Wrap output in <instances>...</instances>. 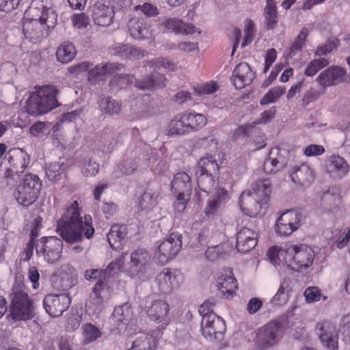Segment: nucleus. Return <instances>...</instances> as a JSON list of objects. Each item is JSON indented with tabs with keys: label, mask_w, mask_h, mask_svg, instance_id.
I'll use <instances>...</instances> for the list:
<instances>
[{
	"label": "nucleus",
	"mask_w": 350,
	"mask_h": 350,
	"mask_svg": "<svg viewBox=\"0 0 350 350\" xmlns=\"http://www.w3.org/2000/svg\"><path fill=\"white\" fill-rule=\"evenodd\" d=\"M77 51L75 45L69 42H64L59 45L56 52L57 59L63 63L70 62L76 55Z\"/></svg>",
	"instance_id": "obj_35"
},
{
	"label": "nucleus",
	"mask_w": 350,
	"mask_h": 350,
	"mask_svg": "<svg viewBox=\"0 0 350 350\" xmlns=\"http://www.w3.org/2000/svg\"><path fill=\"white\" fill-rule=\"evenodd\" d=\"M217 287L221 294L226 298H230L235 293L238 284L232 275L230 269H224L217 279Z\"/></svg>",
	"instance_id": "obj_24"
},
{
	"label": "nucleus",
	"mask_w": 350,
	"mask_h": 350,
	"mask_svg": "<svg viewBox=\"0 0 350 350\" xmlns=\"http://www.w3.org/2000/svg\"><path fill=\"white\" fill-rule=\"evenodd\" d=\"M133 76L129 74H120L114 75L109 81L111 87L124 88L132 82Z\"/></svg>",
	"instance_id": "obj_51"
},
{
	"label": "nucleus",
	"mask_w": 350,
	"mask_h": 350,
	"mask_svg": "<svg viewBox=\"0 0 350 350\" xmlns=\"http://www.w3.org/2000/svg\"><path fill=\"white\" fill-rule=\"evenodd\" d=\"M329 64V61L325 58H319L312 60L307 65L304 70V75L308 77L315 75L318 71Z\"/></svg>",
	"instance_id": "obj_48"
},
{
	"label": "nucleus",
	"mask_w": 350,
	"mask_h": 350,
	"mask_svg": "<svg viewBox=\"0 0 350 350\" xmlns=\"http://www.w3.org/2000/svg\"><path fill=\"white\" fill-rule=\"evenodd\" d=\"M159 193L151 189H147L144 191L142 198L139 202L140 208L142 210H151L157 204Z\"/></svg>",
	"instance_id": "obj_44"
},
{
	"label": "nucleus",
	"mask_w": 350,
	"mask_h": 350,
	"mask_svg": "<svg viewBox=\"0 0 350 350\" xmlns=\"http://www.w3.org/2000/svg\"><path fill=\"white\" fill-rule=\"evenodd\" d=\"M228 195L224 188H218L213 195L210 196L204 208V214L208 218H214L219 215L226 202Z\"/></svg>",
	"instance_id": "obj_19"
},
{
	"label": "nucleus",
	"mask_w": 350,
	"mask_h": 350,
	"mask_svg": "<svg viewBox=\"0 0 350 350\" xmlns=\"http://www.w3.org/2000/svg\"><path fill=\"white\" fill-rule=\"evenodd\" d=\"M165 77L157 72H152L149 76H146L135 82V86L141 90H152L154 88H163L165 86Z\"/></svg>",
	"instance_id": "obj_29"
},
{
	"label": "nucleus",
	"mask_w": 350,
	"mask_h": 350,
	"mask_svg": "<svg viewBox=\"0 0 350 350\" xmlns=\"http://www.w3.org/2000/svg\"><path fill=\"white\" fill-rule=\"evenodd\" d=\"M304 295L306 301L308 304L319 301L322 296L321 290L317 286L308 287Z\"/></svg>",
	"instance_id": "obj_56"
},
{
	"label": "nucleus",
	"mask_w": 350,
	"mask_h": 350,
	"mask_svg": "<svg viewBox=\"0 0 350 350\" xmlns=\"http://www.w3.org/2000/svg\"><path fill=\"white\" fill-rule=\"evenodd\" d=\"M257 233L247 227H242L237 232L236 248L241 253H247L256 245Z\"/></svg>",
	"instance_id": "obj_18"
},
{
	"label": "nucleus",
	"mask_w": 350,
	"mask_h": 350,
	"mask_svg": "<svg viewBox=\"0 0 350 350\" xmlns=\"http://www.w3.org/2000/svg\"><path fill=\"white\" fill-rule=\"evenodd\" d=\"M160 29L163 31L174 32L176 34H192L196 27L191 23H185L176 18H163L159 23Z\"/></svg>",
	"instance_id": "obj_21"
},
{
	"label": "nucleus",
	"mask_w": 350,
	"mask_h": 350,
	"mask_svg": "<svg viewBox=\"0 0 350 350\" xmlns=\"http://www.w3.org/2000/svg\"><path fill=\"white\" fill-rule=\"evenodd\" d=\"M255 78V73L246 62L239 63L236 66L231 77V81L236 89H242L250 85Z\"/></svg>",
	"instance_id": "obj_20"
},
{
	"label": "nucleus",
	"mask_w": 350,
	"mask_h": 350,
	"mask_svg": "<svg viewBox=\"0 0 350 350\" xmlns=\"http://www.w3.org/2000/svg\"><path fill=\"white\" fill-rule=\"evenodd\" d=\"M57 232L68 243H79L84 238L90 239L94 233L92 217L81 216L79 204L74 201L57 221Z\"/></svg>",
	"instance_id": "obj_1"
},
{
	"label": "nucleus",
	"mask_w": 350,
	"mask_h": 350,
	"mask_svg": "<svg viewBox=\"0 0 350 350\" xmlns=\"http://www.w3.org/2000/svg\"><path fill=\"white\" fill-rule=\"evenodd\" d=\"M83 342L89 344L94 342L102 335L100 330L92 323H85L81 327Z\"/></svg>",
	"instance_id": "obj_40"
},
{
	"label": "nucleus",
	"mask_w": 350,
	"mask_h": 350,
	"mask_svg": "<svg viewBox=\"0 0 350 350\" xmlns=\"http://www.w3.org/2000/svg\"><path fill=\"white\" fill-rule=\"evenodd\" d=\"M183 114L189 132L198 130L206 124V118L201 113L189 112Z\"/></svg>",
	"instance_id": "obj_37"
},
{
	"label": "nucleus",
	"mask_w": 350,
	"mask_h": 350,
	"mask_svg": "<svg viewBox=\"0 0 350 350\" xmlns=\"http://www.w3.org/2000/svg\"><path fill=\"white\" fill-rule=\"evenodd\" d=\"M39 99L34 92L30 94L26 102V110L29 114L36 116L46 113V107Z\"/></svg>",
	"instance_id": "obj_38"
},
{
	"label": "nucleus",
	"mask_w": 350,
	"mask_h": 350,
	"mask_svg": "<svg viewBox=\"0 0 350 350\" xmlns=\"http://www.w3.org/2000/svg\"><path fill=\"white\" fill-rule=\"evenodd\" d=\"M321 95V92L314 88H310L303 95L301 100V105L306 107L310 103H314L318 100Z\"/></svg>",
	"instance_id": "obj_54"
},
{
	"label": "nucleus",
	"mask_w": 350,
	"mask_h": 350,
	"mask_svg": "<svg viewBox=\"0 0 350 350\" xmlns=\"http://www.w3.org/2000/svg\"><path fill=\"white\" fill-rule=\"evenodd\" d=\"M196 146L207 151L206 156L211 155V153H215L218 151V142L213 135L199 139L196 143Z\"/></svg>",
	"instance_id": "obj_43"
},
{
	"label": "nucleus",
	"mask_w": 350,
	"mask_h": 350,
	"mask_svg": "<svg viewBox=\"0 0 350 350\" xmlns=\"http://www.w3.org/2000/svg\"><path fill=\"white\" fill-rule=\"evenodd\" d=\"M78 283V273L70 264L62 265L53 273L52 285L59 291H66Z\"/></svg>",
	"instance_id": "obj_9"
},
{
	"label": "nucleus",
	"mask_w": 350,
	"mask_h": 350,
	"mask_svg": "<svg viewBox=\"0 0 350 350\" xmlns=\"http://www.w3.org/2000/svg\"><path fill=\"white\" fill-rule=\"evenodd\" d=\"M127 25L130 34L134 39L144 40L152 36L150 26L144 18H132Z\"/></svg>",
	"instance_id": "obj_26"
},
{
	"label": "nucleus",
	"mask_w": 350,
	"mask_h": 350,
	"mask_svg": "<svg viewBox=\"0 0 350 350\" xmlns=\"http://www.w3.org/2000/svg\"><path fill=\"white\" fill-rule=\"evenodd\" d=\"M10 316L16 321H26L34 317L36 310V304L28 295L25 285L15 283L10 295Z\"/></svg>",
	"instance_id": "obj_4"
},
{
	"label": "nucleus",
	"mask_w": 350,
	"mask_h": 350,
	"mask_svg": "<svg viewBox=\"0 0 350 350\" xmlns=\"http://www.w3.org/2000/svg\"><path fill=\"white\" fill-rule=\"evenodd\" d=\"M271 190L269 180L264 178L252 183L250 189L243 191L239 204L246 215L258 217L264 214L262 211L267 203Z\"/></svg>",
	"instance_id": "obj_3"
},
{
	"label": "nucleus",
	"mask_w": 350,
	"mask_h": 350,
	"mask_svg": "<svg viewBox=\"0 0 350 350\" xmlns=\"http://www.w3.org/2000/svg\"><path fill=\"white\" fill-rule=\"evenodd\" d=\"M316 331L321 344L327 350H338V336L336 327L329 321H321L316 325Z\"/></svg>",
	"instance_id": "obj_13"
},
{
	"label": "nucleus",
	"mask_w": 350,
	"mask_h": 350,
	"mask_svg": "<svg viewBox=\"0 0 350 350\" xmlns=\"http://www.w3.org/2000/svg\"><path fill=\"white\" fill-rule=\"evenodd\" d=\"M72 23L77 28L86 27L89 25V18L85 13L75 14L72 17Z\"/></svg>",
	"instance_id": "obj_63"
},
{
	"label": "nucleus",
	"mask_w": 350,
	"mask_h": 350,
	"mask_svg": "<svg viewBox=\"0 0 350 350\" xmlns=\"http://www.w3.org/2000/svg\"><path fill=\"white\" fill-rule=\"evenodd\" d=\"M122 258H118L114 262H111L105 269H103L105 272V275L106 279L113 276L118 272L122 265Z\"/></svg>",
	"instance_id": "obj_61"
},
{
	"label": "nucleus",
	"mask_w": 350,
	"mask_h": 350,
	"mask_svg": "<svg viewBox=\"0 0 350 350\" xmlns=\"http://www.w3.org/2000/svg\"><path fill=\"white\" fill-rule=\"evenodd\" d=\"M136 10H141L146 16H155L159 14L157 8L149 3H145L143 5H138L135 6Z\"/></svg>",
	"instance_id": "obj_59"
},
{
	"label": "nucleus",
	"mask_w": 350,
	"mask_h": 350,
	"mask_svg": "<svg viewBox=\"0 0 350 350\" xmlns=\"http://www.w3.org/2000/svg\"><path fill=\"white\" fill-rule=\"evenodd\" d=\"M263 16L265 26L267 30L275 29L278 24L277 2L275 0H267L264 8Z\"/></svg>",
	"instance_id": "obj_30"
},
{
	"label": "nucleus",
	"mask_w": 350,
	"mask_h": 350,
	"mask_svg": "<svg viewBox=\"0 0 350 350\" xmlns=\"http://www.w3.org/2000/svg\"><path fill=\"white\" fill-rule=\"evenodd\" d=\"M267 256L275 267L283 265L295 271L304 272L312 266L314 252L306 245H293L286 250L273 247L268 250Z\"/></svg>",
	"instance_id": "obj_2"
},
{
	"label": "nucleus",
	"mask_w": 350,
	"mask_h": 350,
	"mask_svg": "<svg viewBox=\"0 0 350 350\" xmlns=\"http://www.w3.org/2000/svg\"><path fill=\"white\" fill-rule=\"evenodd\" d=\"M109 297L108 287L103 282H96L90 296L89 309L94 314H99L105 308Z\"/></svg>",
	"instance_id": "obj_17"
},
{
	"label": "nucleus",
	"mask_w": 350,
	"mask_h": 350,
	"mask_svg": "<svg viewBox=\"0 0 350 350\" xmlns=\"http://www.w3.org/2000/svg\"><path fill=\"white\" fill-rule=\"evenodd\" d=\"M292 291L291 282L288 280L284 279L280 283V287L271 299V303L275 306H282L287 303L289 298V294Z\"/></svg>",
	"instance_id": "obj_36"
},
{
	"label": "nucleus",
	"mask_w": 350,
	"mask_h": 350,
	"mask_svg": "<svg viewBox=\"0 0 350 350\" xmlns=\"http://www.w3.org/2000/svg\"><path fill=\"white\" fill-rule=\"evenodd\" d=\"M122 65L117 62H109L103 66L97 65L88 71V79L91 84H96L103 80L107 75H111L121 70Z\"/></svg>",
	"instance_id": "obj_27"
},
{
	"label": "nucleus",
	"mask_w": 350,
	"mask_h": 350,
	"mask_svg": "<svg viewBox=\"0 0 350 350\" xmlns=\"http://www.w3.org/2000/svg\"><path fill=\"white\" fill-rule=\"evenodd\" d=\"M36 253L49 264L59 260L63 249L62 241L55 237L42 238L36 244Z\"/></svg>",
	"instance_id": "obj_8"
},
{
	"label": "nucleus",
	"mask_w": 350,
	"mask_h": 350,
	"mask_svg": "<svg viewBox=\"0 0 350 350\" xmlns=\"http://www.w3.org/2000/svg\"><path fill=\"white\" fill-rule=\"evenodd\" d=\"M182 248V237L178 233H172L158 247L154 258L161 265L166 264L172 259Z\"/></svg>",
	"instance_id": "obj_10"
},
{
	"label": "nucleus",
	"mask_w": 350,
	"mask_h": 350,
	"mask_svg": "<svg viewBox=\"0 0 350 350\" xmlns=\"http://www.w3.org/2000/svg\"><path fill=\"white\" fill-rule=\"evenodd\" d=\"M57 14L53 8L43 7L39 18L40 25H45L48 29H53L57 23Z\"/></svg>",
	"instance_id": "obj_41"
},
{
	"label": "nucleus",
	"mask_w": 350,
	"mask_h": 350,
	"mask_svg": "<svg viewBox=\"0 0 350 350\" xmlns=\"http://www.w3.org/2000/svg\"><path fill=\"white\" fill-rule=\"evenodd\" d=\"M189 133L183 114L177 115L171 120L167 127V134L170 135H184Z\"/></svg>",
	"instance_id": "obj_39"
},
{
	"label": "nucleus",
	"mask_w": 350,
	"mask_h": 350,
	"mask_svg": "<svg viewBox=\"0 0 350 350\" xmlns=\"http://www.w3.org/2000/svg\"><path fill=\"white\" fill-rule=\"evenodd\" d=\"M132 316V310L128 304H124L114 308L112 320L117 323H126Z\"/></svg>",
	"instance_id": "obj_42"
},
{
	"label": "nucleus",
	"mask_w": 350,
	"mask_h": 350,
	"mask_svg": "<svg viewBox=\"0 0 350 350\" xmlns=\"http://www.w3.org/2000/svg\"><path fill=\"white\" fill-rule=\"evenodd\" d=\"M190 199V193L179 192L176 196V200L174 202V209L178 212L182 213L186 208L187 205Z\"/></svg>",
	"instance_id": "obj_55"
},
{
	"label": "nucleus",
	"mask_w": 350,
	"mask_h": 350,
	"mask_svg": "<svg viewBox=\"0 0 350 350\" xmlns=\"http://www.w3.org/2000/svg\"><path fill=\"white\" fill-rule=\"evenodd\" d=\"M324 152L325 148L323 146L310 144L305 148L304 153L307 157H311L321 155L323 154Z\"/></svg>",
	"instance_id": "obj_62"
},
{
	"label": "nucleus",
	"mask_w": 350,
	"mask_h": 350,
	"mask_svg": "<svg viewBox=\"0 0 350 350\" xmlns=\"http://www.w3.org/2000/svg\"><path fill=\"white\" fill-rule=\"evenodd\" d=\"M340 45V40L335 37L329 38L323 46H318L315 53V56L326 55L334 49H336Z\"/></svg>",
	"instance_id": "obj_50"
},
{
	"label": "nucleus",
	"mask_w": 350,
	"mask_h": 350,
	"mask_svg": "<svg viewBox=\"0 0 350 350\" xmlns=\"http://www.w3.org/2000/svg\"><path fill=\"white\" fill-rule=\"evenodd\" d=\"M280 323L270 322L258 330L257 340L260 346L268 348L275 345L282 335Z\"/></svg>",
	"instance_id": "obj_15"
},
{
	"label": "nucleus",
	"mask_w": 350,
	"mask_h": 350,
	"mask_svg": "<svg viewBox=\"0 0 350 350\" xmlns=\"http://www.w3.org/2000/svg\"><path fill=\"white\" fill-rule=\"evenodd\" d=\"M286 165L284 158L279 155V150L272 149L269 152V158L264 162L263 170L267 174H274L285 167Z\"/></svg>",
	"instance_id": "obj_28"
},
{
	"label": "nucleus",
	"mask_w": 350,
	"mask_h": 350,
	"mask_svg": "<svg viewBox=\"0 0 350 350\" xmlns=\"http://www.w3.org/2000/svg\"><path fill=\"white\" fill-rule=\"evenodd\" d=\"M35 89L36 90L34 92L35 94L40 98L39 100L43 105L46 107V113L59 105L57 98V95L59 92L55 86L47 85L42 87H35Z\"/></svg>",
	"instance_id": "obj_22"
},
{
	"label": "nucleus",
	"mask_w": 350,
	"mask_h": 350,
	"mask_svg": "<svg viewBox=\"0 0 350 350\" xmlns=\"http://www.w3.org/2000/svg\"><path fill=\"white\" fill-rule=\"evenodd\" d=\"M172 189L180 193H191V184L190 176H174L172 181Z\"/></svg>",
	"instance_id": "obj_45"
},
{
	"label": "nucleus",
	"mask_w": 350,
	"mask_h": 350,
	"mask_svg": "<svg viewBox=\"0 0 350 350\" xmlns=\"http://www.w3.org/2000/svg\"><path fill=\"white\" fill-rule=\"evenodd\" d=\"M151 255L145 250L138 249L130 255V262L125 269L126 274L136 281H145L150 278Z\"/></svg>",
	"instance_id": "obj_6"
},
{
	"label": "nucleus",
	"mask_w": 350,
	"mask_h": 350,
	"mask_svg": "<svg viewBox=\"0 0 350 350\" xmlns=\"http://www.w3.org/2000/svg\"><path fill=\"white\" fill-rule=\"evenodd\" d=\"M184 281L183 274L178 270L165 268L156 278V282L161 292L169 293L178 288Z\"/></svg>",
	"instance_id": "obj_12"
},
{
	"label": "nucleus",
	"mask_w": 350,
	"mask_h": 350,
	"mask_svg": "<svg viewBox=\"0 0 350 350\" xmlns=\"http://www.w3.org/2000/svg\"><path fill=\"white\" fill-rule=\"evenodd\" d=\"M100 110L107 115L114 116L121 111V104L111 96H102L98 101Z\"/></svg>",
	"instance_id": "obj_34"
},
{
	"label": "nucleus",
	"mask_w": 350,
	"mask_h": 350,
	"mask_svg": "<svg viewBox=\"0 0 350 350\" xmlns=\"http://www.w3.org/2000/svg\"><path fill=\"white\" fill-rule=\"evenodd\" d=\"M113 55L122 59H139L145 55V51H141L129 44H122L112 49Z\"/></svg>",
	"instance_id": "obj_32"
},
{
	"label": "nucleus",
	"mask_w": 350,
	"mask_h": 350,
	"mask_svg": "<svg viewBox=\"0 0 350 350\" xmlns=\"http://www.w3.org/2000/svg\"><path fill=\"white\" fill-rule=\"evenodd\" d=\"M340 330L342 340L350 344V313L342 317L340 324Z\"/></svg>",
	"instance_id": "obj_52"
},
{
	"label": "nucleus",
	"mask_w": 350,
	"mask_h": 350,
	"mask_svg": "<svg viewBox=\"0 0 350 350\" xmlns=\"http://www.w3.org/2000/svg\"><path fill=\"white\" fill-rule=\"evenodd\" d=\"M218 89V86L215 81L206 83L196 88L195 92L198 95L210 94L215 92Z\"/></svg>",
	"instance_id": "obj_58"
},
{
	"label": "nucleus",
	"mask_w": 350,
	"mask_h": 350,
	"mask_svg": "<svg viewBox=\"0 0 350 350\" xmlns=\"http://www.w3.org/2000/svg\"><path fill=\"white\" fill-rule=\"evenodd\" d=\"M150 340V337L143 334L133 341L132 347L128 350H149Z\"/></svg>",
	"instance_id": "obj_53"
},
{
	"label": "nucleus",
	"mask_w": 350,
	"mask_h": 350,
	"mask_svg": "<svg viewBox=\"0 0 350 350\" xmlns=\"http://www.w3.org/2000/svg\"><path fill=\"white\" fill-rule=\"evenodd\" d=\"M103 269H90L85 272V278L88 280H100L99 282H103V280H106Z\"/></svg>",
	"instance_id": "obj_60"
},
{
	"label": "nucleus",
	"mask_w": 350,
	"mask_h": 350,
	"mask_svg": "<svg viewBox=\"0 0 350 350\" xmlns=\"http://www.w3.org/2000/svg\"><path fill=\"white\" fill-rule=\"evenodd\" d=\"M329 172L345 175L350 172V166L347 162L340 156L332 155L326 163Z\"/></svg>",
	"instance_id": "obj_33"
},
{
	"label": "nucleus",
	"mask_w": 350,
	"mask_h": 350,
	"mask_svg": "<svg viewBox=\"0 0 350 350\" xmlns=\"http://www.w3.org/2000/svg\"><path fill=\"white\" fill-rule=\"evenodd\" d=\"M218 171V164L212 155L200 158L196 166V175H213Z\"/></svg>",
	"instance_id": "obj_31"
},
{
	"label": "nucleus",
	"mask_w": 350,
	"mask_h": 350,
	"mask_svg": "<svg viewBox=\"0 0 350 350\" xmlns=\"http://www.w3.org/2000/svg\"><path fill=\"white\" fill-rule=\"evenodd\" d=\"M342 198V191L338 187H332L326 191L322 199L325 201L329 202L332 205H338Z\"/></svg>",
	"instance_id": "obj_49"
},
{
	"label": "nucleus",
	"mask_w": 350,
	"mask_h": 350,
	"mask_svg": "<svg viewBox=\"0 0 350 350\" xmlns=\"http://www.w3.org/2000/svg\"><path fill=\"white\" fill-rule=\"evenodd\" d=\"M346 71L338 66H330L322 72L316 79L320 85L325 90L327 86L341 83Z\"/></svg>",
	"instance_id": "obj_23"
},
{
	"label": "nucleus",
	"mask_w": 350,
	"mask_h": 350,
	"mask_svg": "<svg viewBox=\"0 0 350 350\" xmlns=\"http://www.w3.org/2000/svg\"><path fill=\"white\" fill-rule=\"evenodd\" d=\"M92 16L96 25L107 27L113 22L114 10L112 7L97 2L92 8Z\"/></svg>",
	"instance_id": "obj_25"
},
{
	"label": "nucleus",
	"mask_w": 350,
	"mask_h": 350,
	"mask_svg": "<svg viewBox=\"0 0 350 350\" xmlns=\"http://www.w3.org/2000/svg\"><path fill=\"white\" fill-rule=\"evenodd\" d=\"M71 302L68 294L48 295L43 300L46 312L51 317H58L66 310Z\"/></svg>",
	"instance_id": "obj_14"
},
{
	"label": "nucleus",
	"mask_w": 350,
	"mask_h": 350,
	"mask_svg": "<svg viewBox=\"0 0 350 350\" xmlns=\"http://www.w3.org/2000/svg\"><path fill=\"white\" fill-rule=\"evenodd\" d=\"M137 167V161L134 159H129L121 163L118 168L122 175H130L136 170Z\"/></svg>",
	"instance_id": "obj_57"
},
{
	"label": "nucleus",
	"mask_w": 350,
	"mask_h": 350,
	"mask_svg": "<svg viewBox=\"0 0 350 350\" xmlns=\"http://www.w3.org/2000/svg\"><path fill=\"white\" fill-rule=\"evenodd\" d=\"M301 214L295 210L284 212L277 219L275 231L281 236H288L301 226Z\"/></svg>",
	"instance_id": "obj_11"
},
{
	"label": "nucleus",
	"mask_w": 350,
	"mask_h": 350,
	"mask_svg": "<svg viewBox=\"0 0 350 350\" xmlns=\"http://www.w3.org/2000/svg\"><path fill=\"white\" fill-rule=\"evenodd\" d=\"M286 92L284 87L277 86L269 90V91L260 100L261 105L275 103Z\"/></svg>",
	"instance_id": "obj_47"
},
{
	"label": "nucleus",
	"mask_w": 350,
	"mask_h": 350,
	"mask_svg": "<svg viewBox=\"0 0 350 350\" xmlns=\"http://www.w3.org/2000/svg\"><path fill=\"white\" fill-rule=\"evenodd\" d=\"M291 175L294 174H300L305 175H310L313 174L312 170L308 163H303L299 165H294L291 170Z\"/></svg>",
	"instance_id": "obj_64"
},
{
	"label": "nucleus",
	"mask_w": 350,
	"mask_h": 350,
	"mask_svg": "<svg viewBox=\"0 0 350 350\" xmlns=\"http://www.w3.org/2000/svg\"><path fill=\"white\" fill-rule=\"evenodd\" d=\"M202 319L201 331L202 335L211 342L220 341L226 331L224 321L215 313L210 311L208 303H204L199 308Z\"/></svg>",
	"instance_id": "obj_5"
},
{
	"label": "nucleus",
	"mask_w": 350,
	"mask_h": 350,
	"mask_svg": "<svg viewBox=\"0 0 350 350\" xmlns=\"http://www.w3.org/2000/svg\"><path fill=\"white\" fill-rule=\"evenodd\" d=\"M145 308L151 320L162 324L168 322L170 307L165 301L153 300L152 297H148L146 301Z\"/></svg>",
	"instance_id": "obj_16"
},
{
	"label": "nucleus",
	"mask_w": 350,
	"mask_h": 350,
	"mask_svg": "<svg viewBox=\"0 0 350 350\" xmlns=\"http://www.w3.org/2000/svg\"><path fill=\"white\" fill-rule=\"evenodd\" d=\"M309 31L307 28L304 27L301 30L299 34L295 38L294 42L289 49L288 55L292 57L298 52L301 51L303 46L306 44V40L308 36Z\"/></svg>",
	"instance_id": "obj_46"
},
{
	"label": "nucleus",
	"mask_w": 350,
	"mask_h": 350,
	"mask_svg": "<svg viewBox=\"0 0 350 350\" xmlns=\"http://www.w3.org/2000/svg\"><path fill=\"white\" fill-rule=\"evenodd\" d=\"M42 182L39 176H26L14 193L18 203L24 206L32 204L38 198Z\"/></svg>",
	"instance_id": "obj_7"
}]
</instances>
